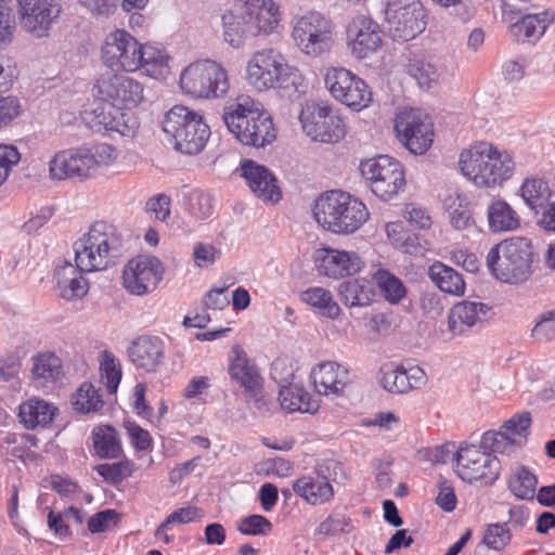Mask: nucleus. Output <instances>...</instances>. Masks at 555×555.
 Returning a JSON list of instances; mask_svg holds the SVG:
<instances>
[{
    "instance_id": "nucleus-35",
    "label": "nucleus",
    "mask_w": 555,
    "mask_h": 555,
    "mask_svg": "<svg viewBox=\"0 0 555 555\" xmlns=\"http://www.w3.org/2000/svg\"><path fill=\"white\" fill-rule=\"evenodd\" d=\"M299 297L322 318L337 320L341 314V308L334 299L333 294L324 287H308L300 293Z\"/></svg>"
},
{
    "instance_id": "nucleus-33",
    "label": "nucleus",
    "mask_w": 555,
    "mask_h": 555,
    "mask_svg": "<svg viewBox=\"0 0 555 555\" xmlns=\"http://www.w3.org/2000/svg\"><path fill=\"white\" fill-rule=\"evenodd\" d=\"M337 293L344 306L349 309L369 307L376 295L372 282L365 278L343 281Z\"/></svg>"
},
{
    "instance_id": "nucleus-52",
    "label": "nucleus",
    "mask_w": 555,
    "mask_h": 555,
    "mask_svg": "<svg viewBox=\"0 0 555 555\" xmlns=\"http://www.w3.org/2000/svg\"><path fill=\"white\" fill-rule=\"evenodd\" d=\"M94 469L106 482L118 485L132 475L134 465L131 461L124 460L99 464Z\"/></svg>"
},
{
    "instance_id": "nucleus-8",
    "label": "nucleus",
    "mask_w": 555,
    "mask_h": 555,
    "mask_svg": "<svg viewBox=\"0 0 555 555\" xmlns=\"http://www.w3.org/2000/svg\"><path fill=\"white\" fill-rule=\"evenodd\" d=\"M453 444L437 447L433 455L435 462L446 463L455 461V473L464 481L473 482L482 480L492 483L500 475V461L487 452L491 447L462 444L453 452Z\"/></svg>"
},
{
    "instance_id": "nucleus-60",
    "label": "nucleus",
    "mask_w": 555,
    "mask_h": 555,
    "mask_svg": "<svg viewBox=\"0 0 555 555\" xmlns=\"http://www.w3.org/2000/svg\"><path fill=\"white\" fill-rule=\"evenodd\" d=\"M20 159L21 154L14 145L0 144V186L8 180Z\"/></svg>"
},
{
    "instance_id": "nucleus-48",
    "label": "nucleus",
    "mask_w": 555,
    "mask_h": 555,
    "mask_svg": "<svg viewBox=\"0 0 555 555\" xmlns=\"http://www.w3.org/2000/svg\"><path fill=\"white\" fill-rule=\"evenodd\" d=\"M72 403L74 409L80 413L96 412L104 404L99 391L90 383H83L78 388L73 396Z\"/></svg>"
},
{
    "instance_id": "nucleus-17",
    "label": "nucleus",
    "mask_w": 555,
    "mask_h": 555,
    "mask_svg": "<svg viewBox=\"0 0 555 555\" xmlns=\"http://www.w3.org/2000/svg\"><path fill=\"white\" fill-rule=\"evenodd\" d=\"M22 29L37 39L47 38L63 12L62 0H16Z\"/></svg>"
},
{
    "instance_id": "nucleus-56",
    "label": "nucleus",
    "mask_w": 555,
    "mask_h": 555,
    "mask_svg": "<svg viewBox=\"0 0 555 555\" xmlns=\"http://www.w3.org/2000/svg\"><path fill=\"white\" fill-rule=\"evenodd\" d=\"M204 515L203 511L196 506H184L180 507L170 513L166 519L158 526L156 535H160L164 531L169 529L170 525L173 524H189L198 517Z\"/></svg>"
},
{
    "instance_id": "nucleus-34",
    "label": "nucleus",
    "mask_w": 555,
    "mask_h": 555,
    "mask_svg": "<svg viewBox=\"0 0 555 555\" xmlns=\"http://www.w3.org/2000/svg\"><path fill=\"white\" fill-rule=\"evenodd\" d=\"M137 59V72L142 70L144 75L159 79L169 73V55L165 49L141 43Z\"/></svg>"
},
{
    "instance_id": "nucleus-29",
    "label": "nucleus",
    "mask_w": 555,
    "mask_h": 555,
    "mask_svg": "<svg viewBox=\"0 0 555 555\" xmlns=\"http://www.w3.org/2000/svg\"><path fill=\"white\" fill-rule=\"evenodd\" d=\"M490 307L480 301L463 300L455 304L448 315V326L453 335H462L486 321Z\"/></svg>"
},
{
    "instance_id": "nucleus-40",
    "label": "nucleus",
    "mask_w": 555,
    "mask_h": 555,
    "mask_svg": "<svg viewBox=\"0 0 555 555\" xmlns=\"http://www.w3.org/2000/svg\"><path fill=\"white\" fill-rule=\"evenodd\" d=\"M488 222L491 231L505 232L516 230L520 219L505 201L498 199L488 207Z\"/></svg>"
},
{
    "instance_id": "nucleus-12",
    "label": "nucleus",
    "mask_w": 555,
    "mask_h": 555,
    "mask_svg": "<svg viewBox=\"0 0 555 555\" xmlns=\"http://www.w3.org/2000/svg\"><path fill=\"white\" fill-rule=\"evenodd\" d=\"M384 14L387 31L393 40H412L426 27L420 0H385Z\"/></svg>"
},
{
    "instance_id": "nucleus-27",
    "label": "nucleus",
    "mask_w": 555,
    "mask_h": 555,
    "mask_svg": "<svg viewBox=\"0 0 555 555\" xmlns=\"http://www.w3.org/2000/svg\"><path fill=\"white\" fill-rule=\"evenodd\" d=\"M242 176L250 191L263 202L276 203L282 193L273 173L264 166L247 159L241 167Z\"/></svg>"
},
{
    "instance_id": "nucleus-14",
    "label": "nucleus",
    "mask_w": 555,
    "mask_h": 555,
    "mask_svg": "<svg viewBox=\"0 0 555 555\" xmlns=\"http://www.w3.org/2000/svg\"><path fill=\"white\" fill-rule=\"evenodd\" d=\"M325 87L339 103L353 111H361L372 102V91L366 82L344 67H330L324 77Z\"/></svg>"
},
{
    "instance_id": "nucleus-30",
    "label": "nucleus",
    "mask_w": 555,
    "mask_h": 555,
    "mask_svg": "<svg viewBox=\"0 0 555 555\" xmlns=\"http://www.w3.org/2000/svg\"><path fill=\"white\" fill-rule=\"evenodd\" d=\"M363 264L354 251L327 249L320 260L319 270L328 278L341 279L360 272Z\"/></svg>"
},
{
    "instance_id": "nucleus-36",
    "label": "nucleus",
    "mask_w": 555,
    "mask_h": 555,
    "mask_svg": "<svg viewBox=\"0 0 555 555\" xmlns=\"http://www.w3.org/2000/svg\"><path fill=\"white\" fill-rule=\"evenodd\" d=\"M222 24L224 40L233 48H240L246 38L254 37L242 4L223 14Z\"/></svg>"
},
{
    "instance_id": "nucleus-59",
    "label": "nucleus",
    "mask_w": 555,
    "mask_h": 555,
    "mask_svg": "<svg viewBox=\"0 0 555 555\" xmlns=\"http://www.w3.org/2000/svg\"><path fill=\"white\" fill-rule=\"evenodd\" d=\"M145 208L155 220L167 222L171 211V198L165 193L156 194L147 199Z\"/></svg>"
},
{
    "instance_id": "nucleus-23",
    "label": "nucleus",
    "mask_w": 555,
    "mask_h": 555,
    "mask_svg": "<svg viewBox=\"0 0 555 555\" xmlns=\"http://www.w3.org/2000/svg\"><path fill=\"white\" fill-rule=\"evenodd\" d=\"M346 34L352 54L360 60L376 52L383 42L379 25L365 14L352 17Z\"/></svg>"
},
{
    "instance_id": "nucleus-16",
    "label": "nucleus",
    "mask_w": 555,
    "mask_h": 555,
    "mask_svg": "<svg viewBox=\"0 0 555 555\" xmlns=\"http://www.w3.org/2000/svg\"><path fill=\"white\" fill-rule=\"evenodd\" d=\"M141 42L125 29L109 31L102 41L100 56L111 72L135 73Z\"/></svg>"
},
{
    "instance_id": "nucleus-63",
    "label": "nucleus",
    "mask_w": 555,
    "mask_h": 555,
    "mask_svg": "<svg viewBox=\"0 0 555 555\" xmlns=\"http://www.w3.org/2000/svg\"><path fill=\"white\" fill-rule=\"evenodd\" d=\"M350 519L341 514H333L325 518L315 529L317 534L332 535L347 531Z\"/></svg>"
},
{
    "instance_id": "nucleus-10",
    "label": "nucleus",
    "mask_w": 555,
    "mask_h": 555,
    "mask_svg": "<svg viewBox=\"0 0 555 555\" xmlns=\"http://www.w3.org/2000/svg\"><path fill=\"white\" fill-rule=\"evenodd\" d=\"M180 87L197 99H220L229 89L228 72L211 60L197 61L185 67L180 75Z\"/></svg>"
},
{
    "instance_id": "nucleus-51",
    "label": "nucleus",
    "mask_w": 555,
    "mask_h": 555,
    "mask_svg": "<svg viewBox=\"0 0 555 555\" xmlns=\"http://www.w3.org/2000/svg\"><path fill=\"white\" fill-rule=\"evenodd\" d=\"M379 384L389 392L404 393L410 391V384L403 367L386 364L379 371Z\"/></svg>"
},
{
    "instance_id": "nucleus-41",
    "label": "nucleus",
    "mask_w": 555,
    "mask_h": 555,
    "mask_svg": "<svg viewBox=\"0 0 555 555\" xmlns=\"http://www.w3.org/2000/svg\"><path fill=\"white\" fill-rule=\"evenodd\" d=\"M547 23L546 12L528 14L511 25V33L518 41H537L544 34Z\"/></svg>"
},
{
    "instance_id": "nucleus-24",
    "label": "nucleus",
    "mask_w": 555,
    "mask_h": 555,
    "mask_svg": "<svg viewBox=\"0 0 555 555\" xmlns=\"http://www.w3.org/2000/svg\"><path fill=\"white\" fill-rule=\"evenodd\" d=\"M166 345L155 335H141L128 347L130 361L146 373H156L165 363Z\"/></svg>"
},
{
    "instance_id": "nucleus-28",
    "label": "nucleus",
    "mask_w": 555,
    "mask_h": 555,
    "mask_svg": "<svg viewBox=\"0 0 555 555\" xmlns=\"http://www.w3.org/2000/svg\"><path fill=\"white\" fill-rule=\"evenodd\" d=\"M253 36L270 35L280 23L279 7L273 0H247L242 4Z\"/></svg>"
},
{
    "instance_id": "nucleus-46",
    "label": "nucleus",
    "mask_w": 555,
    "mask_h": 555,
    "mask_svg": "<svg viewBox=\"0 0 555 555\" xmlns=\"http://www.w3.org/2000/svg\"><path fill=\"white\" fill-rule=\"evenodd\" d=\"M188 214L197 220H205L214 212V198L203 190H192L184 196Z\"/></svg>"
},
{
    "instance_id": "nucleus-53",
    "label": "nucleus",
    "mask_w": 555,
    "mask_h": 555,
    "mask_svg": "<svg viewBox=\"0 0 555 555\" xmlns=\"http://www.w3.org/2000/svg\"><path fill=\"white\" fill-rule=\"evenodd\" d=\"M512 539L507 524H489L483 529L482 543L491 550L502 551Z\"/></svg>"
},
{
    "instance_id": "nucleus-3",
    "label": "nucleus",
    "mask_w": 555,
    "mask_h": 555,
    "mask_svg": "<svg viewBox=\"0 0 555 555\" xmlns=\"http://www.w3.org/2000/svg\"><path fill=\"white\" fill-rule=\"evenodd\" d=\"M124 241L117 229L104 221L94 222L74 243L75 261L81 271L94 272L114 266L124 254Z\"/></svg>"
},
{
    "instance_id": "nucleus-58",
    "label": "nucleus",
    "mask_w": 555,
    "mask_h": 555,
    "mask_svg": "<svg viewBox=\"0 0 555 555\" xmlns=\"http://www.w3.org/2000/svg\"><path fill=\"white\" fill-rule=\"evenodd\" d=\"M15 30L13 11L4 1L0 0V48L9 46L13 41Z\"/></svg>"
},
{
    "instance_id": "nucleus-39",
    "label": "nucleus",
    "mask_w": 555,
    "mask_h": 555,
    "mask_svg": "<svg viewBox=\"0 0 555 555\" xmlns=\"http://www.w3.org/2000/svg\"><path fill=\"white\" fill-rule=\"evenodd\" d=\"M94 453L101 459H117L122 453L118 431L111 426H98L92 430Z\"/></svg>"
},
{
    "instance_id": "nucleus-25",
    "label": "nucleus",
    "mask_w": 555,
    "mask_h": 555,
    "mask_svg": "<svg viewBox=\"0 0 555 555\" xmlns=\"http://www.w3.org/2000/svg\"><path fill=\"white\" fill-rule=\"evenodd\" d=\"M310 378L319 395L338 397L349 384L350 374L345 365L326 361L311 370Z\"/></svg>"
},
{
    "instance_id": "nucleus-31",
    "label": "nucleus",
    "mask_w": 555,
    "mask_h": 555,
    "mask_svg": "<svg viewBox=\"0 0 555 555\" xmlns=\"http://www.w3.org/2000/svg\"><path fill=\"white\" fill-rule=\"evenodd\" d=\"M293 490L311 505L325 504L334 496L333 486L325 476L320 474L298 478L293 485Z\"/></svg>"
},
{
    "instance_id": "nucleus-15",
    "label": "nucleus",
    "mask_w": 555,
    "mask_h": 555,
    "mask_svg": "<svg viewBox=\"0 0 555 555\" xmlns=\"http://www.w3.org/2000/svg\"><path fill=\"white\" fill-rule=\"evenodd\" d=\"M93 92L98 99L125 108L138 106L144 98L143 85L121 72L101 74L95 80Z\"/></svg>"
},
{
    "instance_id": "nucleus-19",
    "label": "nucleus",
    "mask_w": 555,
    "mask_h": 555,
    "mask_svg": "<svg viewBox=\"0 0 555 555\" xmlns=\"http://www.w3.org/2000/svg\"><path fill=\"white\" fill-rule=\"evenodd\" d=\"M399 141L413 154H424L433 144L434 129L430 117L420 109H403L395 119Z\"/></svg>"
},
{
    "instance_id": "nucleus-22",
    "label": "nucleus",
    "mask_w": 555,
    "mask_h": 555,
    "mask_svg": "<svg viewBox=\"0 0 555 555\" xmlns=\"http://www.w3.org/2000/svg\"><path fill=\"white\" fill-rule=\"evenodd\" d=\"M530 425V413L522 412L506 421L498 431L485 433L482 443L491 447L493 453L511 454L526 444Z\"/></svg>"
},
{
    "instance_id": "nucleus-1",
    "label": "nucleus",
    "mask_w": 555,
    "mask_h": 555,
    "mask_svg": "<svg viewBox=\"0 0 555 555\" xmlns=\"http://www.w3.org/2000/svg\"><path fill=\"white\" fill-rule=\"evenodd\" d=\"M223 120L231 133L243 144L262 147L276 138L272 118L262 104L241 95L223 109Z\"/></svg>"
},
{
    "instance_id": "nucleus-6",
    "label": "nucleus",
    "mask_w": 555,
    "mask_h": 555,
    "mask_svg": "<svg viewBox=\"0 0 555 555\" xmlns=\"http://www.w3.org/2000/svg\"><path fill=\"white\" fill-rule=\"evenodd\" d=\"M534 253L527 237H512L492 247L487 255V266L496 280L520 284L533 273Z\"/></svg>"
},
{
    "instance_id": "nucleus-42",
    "label": "nucleus",
    "mask_w": 555,
    "mask_h": 555,
    "mask_svg": "<svg viewBox=\"0 0 555 555\" xmlns=\"http://www.w3.org/2000/svg\"><path fill=\"white\" fill-rule=\"evenodd\" d=\"M538 485L537 476L526 466L517 464L511 469L508 488L521 500H533Z\"/></svg>"
},
{
    "instance_id": "nucleus-4",
    "label": "nucleus",
    "mask_w": 555,
    "mask_h": 555,
    "mask_svg": "<svg viewBox=\"0 0 555 555\" xmlns=\"http://www.w3.org/2000/svg\"><path fill=\"white\" fill-rule=\"evenodd\" d=\"M313 217L325 230L335 234H351L369 219L366 206L351 194L331 190L314 202Z\"/></svg>"
},
{
    "instance_id": "nucleus-7",
    "label": "nucleus",
    "mask_w": 555,
    "mask_h": 555,
    "mask_svg": "<svg viewBox=\"0 0 555 555\" xmlns=\"http://www.w3.org/2000/svg\"><path fill=\"white\" fill-rule=\"evenodd\" d=\"M246 80L257 91L298 90L300 75L275 49L256 51L246 64Z\"/></svg>"
},
{
    "instance_id": "nucleus-55",
    "label": "nucleus",
    "mask_w": 555,
    "mask_h": 555,
    "mask_svg": "<svg viewBox=\"0 0 555 555\" xmlns=\"http://www.w3.org/2000/svg\"><path fill=\"white\" fill-rule=\"evenodd\" d=\"M531 337L538 343L555 340V310L544 311L537 318Z\"/></svg>"
},
{
    "instance_id": "nucleus-50",
    "label": "nucleus",
    "mask_w": 555,
    "mask_h": 555,
    "mask_svg": "<svg viewBox=\"0 0 555 555\" xmlns=\"http://www.w3.org/2000/svg\"><path fill=\"white\" fill-rule=\"evenodd\" d=\"M101 378L109 393L117 391L122 372L119 360L109 351H104L100 359Z\"/></svg>"
},
{
    "instance_id": "nucleus-11",
    "label": "nucleus",
    "mask_w": 555,
    "mask_h": 555,
    "mask_svg": "<svg viewBox=\"0 0 555 555\" xmlns=\"http://www.w3.org/2000/svg\"><path fill=\"white\" fill-rule=\"evenodd\" d=\"M334 28L331 18L311 11L294 22L292 37L304 54L319 56L331 50L334 43Z\"/></svg>"
},
{
    "instance_id": "nucleus-13",
    "label": "nucleus",
    "mask_w": 555,
    "mask_h": 555,
    "mask_svg": "<svg viewBox=\"0 0 555 555\" xmlns=\"http://www.w3.org/2000/svg\"><path fill=\"white\" fill-rule=\"evenodd\" d=\"M360 171L369 182L372 192L382 199L391 198L405 185L401 164L388 155L362 160Z\"/></svg>"
},
{
    "instance_id": "nucleus-32",
    "label": "nucleus",
    "mask_w": 555,
    "mask_h": 555,
    "mask_svg": "<svg viewBox=\"0 0 555 555\" xmlns=\"http://www.w3.org/2000/svg\"><path fill=\"white\" fill-rule=\"evenodd\" d=\"M77 263L65 262L55 271L56 286L60 296L66 300L82 298L88 293V282Z\"/></svg>"
},
{
    "instance_id": "nucleus-26",
    "label": "nucleus",
    "mask_w": 555,
    "mask_h": 555,
    "mask_svg": "<svg viewBox=\"0 0 555 555\" xmlns=\"http://www.w3.org/2000/svg\"><path fill=\"white\" fill-rule=\"evenodd\" d=\"M228 372L230 377L251 396L256 397L261 391L260 372L240 345H234L229 352Z\"/></svg>"
},
{
    "instance_id": "nucleus-9",
    "label": "nucleus",
    "mask_w": 555,
    "mask_h": 555,
    "mask_svg": "<svg viewBox=\"0 0 555 555\" xmlns=\"http://www.w3.org/2000/svg\"><path fill=\"white\" fill-rule=\"evenodd\" d=\"M163 130L175 150L186 155L202 152L210 135L203 115L182 105H176L166 113Z\"/></svg>"
},
{
    "instance_id": "nucleus-47",
    "label": "nucleus",
    "mask_w": 555,
    "mask_h": 555,
    "mask_svg": "<svg viewBox=\"0 0 555 555\" xmlns=\"http://www.w3.org/2000/svg\"><path fill=\"white\" fill-rule=\"evenodd\" d=\"M33 376L46 382L56 380L62 375L61 359L52 352H44L33 358Z\"/></svg>"
},
{
    "instance_id": "nucleus-21",
    "label": "nucleus",
    "mask_w": 555,
    "mask_h": 555,
    "mask_svg": "<svg viewBox=\"0 0 555 555\" xmlns=\"http://www.w3.org/2000/svg\"><path fill=\"white\" fill-rule=\"evenodd\" d=\"M163 275L164 267L158 258L140 255L125 266L122 285L130 294L144 296L156 288Z\"/></svg>"
},
{
    "instance_id": "nucleus-54",
    "label": "nucleus",
    "mask_w": 555,
    "mask_h": 555,
    "mask_svg": "<svg viewBox=\"0 0 555 555\" xmlns=\"http://www.w3.org/2000/svg\"><path fill=\"white\" fill-rule=\"evenodd\" d=\"M140 129V120L131 108L121 109L117 107L112 129L109 132H117L122 137L134 138Z\"/></svg>"
},
{
    "instance_id": "nucleus-20",
    "label": "nucleus",
    "mask_w": 555,
    "mask_h": 555,
    "mask_svg": "<svg viewBox=\"0 0 555 555\" xmlns=\"http://www.w3.org/2000/svg\"><path fill=\"white\" fill-rule=\"evenodd\" d=\"M271 377L279 384V400L281 406L288 412L313 413L319 404L301 386L292 383L294 372L288 367L285 359H278L272 363Z\"/></svg>"
},
{
    "instance_id": "nucleus-64",
    "label": "nucleus",
    "mask_w": 555,
    "mask_h": 555,
    "mask_svg": "<svg viewBox=\"0 0 555 555\" xmlns=\"http://www.w3.org/2000/svg\"><path fill=\"white\" fill-rule=\"evenodd\" d=\"M193 260L198 268L211 266L219 257V250L208 243H196L192 253Z\"/></svg>"
},
{
    "instance_id": "nucleus-57",
    "label": "nucleus",
    "mask_w": 555,
    "mask_h": 555,
    "mask_svg": "<svg viewBox=\"0 0 555 555\" xmlns=\"http://www.w3.org/2000/svg\"><path fill=\"white\" fill-rule=\"evenodd\" d=\"M120 520L119 514L112 508L95 513L88 519V530L90 533H102L111 530Z\"/></svg>"
},
{
    "instance_id": "nucleus-61",
    "label": "nucleus",
    "mask_w": 555,
    "mask_h": 555,
    "mask_svg": "<svg viewBox=\"0 0 555 555\" xmlns=\"http://www.w3.org/2000/svg\"><path fill=\"white\" fill-rule=\"evenodd\" d=\"M272 529V524L264 516L250 515L244 517L237 525V530L246 535L264 534Z\"/></svg>"
},
{
    "instance_id": "nucleus-45",
    "label": "nucleus",
    "mask_w": 555,
    "mask_h": 555,
    "mask_svg": "<svg viewBox=\"0 0 555 555\" xmlns=\"http://www.w3.org/2000/svg\"><path fill=\"white\" fill-rule=\"evenodd\" d=\"M520 195L526 205L538 214V209L547 204L551 196V190L547 182L543 179H527L521 184Z\"/></svg>"
},
{
    "instance_id": "nucleus-38",
    "label": "nucleus",
    "mask_w": 555,
    "mask_h": 555,
    "mask_svg": "<svg viewBox=\"0 0 555 555\" xmlns=\"http://www.w3.org/2000/svg\"><path fill=\"white\" fill-rule=\"evenodd\" d=\"M428 275L441 292L455 296L464 294L465 282L463 276L453 268L436 261L429 267Z\"/></svg>"
},
{
    "instance_id": "nucleus-37",
    "label": "nucleus",
    "mask_w": 555,
    "mask_h": 555,
    "mask_svg": "<svg viewBox=\"0 0 555 555\" xmlns=\"http://www.w3.org/2000/svg\"><path fill=\"white\" fill-rule=\"evenodd\" d=\"M56 408L41 399H29L20 405L18 417L26 428L50 424L55 415Z\"/></svg>"
},
{
    "instance_id": "nucleus-44",
    "label": "nucleus",
    "mask_w": 555,
    "mask_h": 555,
    "mask_svg": "<svg viewBox=\"0 0 555 555\" xmlns=\"http://www.w3.org/2000/svg\"><path fill=\"white\" fill-rule=\"evenodd\" d=\"M408 73L423 88H430L433 83L439 80L440 72L430 57L424 55H413L408 63Z\"/></svg>"
},
{
    "instance_id": "nucleus-18",
    "label": "nucleus",
    "mask_w": 555,
    "mask_h": 555,
    "mask_svg": "<svg viewBox=\"0 0 555 555\" xmlns=\"http://www.w3.org/2000/svg\"><path fill=\"white\" fill-rule=\"evenodd\" d=\"M299 119L304 132L314 141L334 143L345 137L346 128L343 118L326 105L306 103Z\"/></svg>"
},
{
    "instance_id": "nucleus-5",
    "label": "nucleus",
    "mask_w": 555,
    "mask_h": 555,
    "mask_svg": "<svg viewBox=\"0 0 555 555\" xmlns=\"http://www.w3.org/2000/svg\"><path fill=\"white\" fill-rule=\"evenodd\" d=\"M116 157V150L111 144H83L56 153L49 162V173L54 180H85L99 167L113 164Z\"/></svg>"
},
{
    "instance_id": "nucleus-49",
    "label": "nucleus",
    "mask_w": 555,
    "mask_h": 555,
    "mask_svg": "<svg viewBox=\"0 0 555 555\" xmlns=\"http://www.w3.org/2000/svg\"><path fill=\"white\" fill-rule=\"evenodd\" d=\"M117 106L113 104H98L85 114L87 125L95 132H109L114 121Z\"/></svg>"
},
{
    "instance_id": "nucleus-2",
    "label": "nucleus",
    "mask_w": 555,
    "mask_h": 555,
    "mask_svg": "<svg viewBox=\"0 0 555 555\" xmlns=\"http://www.w3.org/2000/svg\"><path fill=\"white\" fill-rule=\"evenodd\" d=\"M459 166L466 178L481 188L501 185L512 178L515 169L514 159L506 151L485 141L463 150Z\"/></svg>"
},
{
    "instance_id": "nucleus-43",
    "label": "nucleus",
    "mask_w": 555,
    "mask_h": 555,
    "mask_svg": "<svg viewBox=\"0 0 555 555\" xmlns=\"http://www.w3.org/2000/svg\"><path fill=\"white\" fill-rule=\"evenodd\" d=\"M385 300L389 304H399L406 295L403 282L385 269H378L372 276Z\"/></svg>"
},
{
    "instance_id": "nucleus-62",
    "label": "nucleus",
    "mask_w": 555,
    "mask_h": 555,
    "mask_svg": "<svg viewBox=\"0 0 555 555\" xmlns=\"http://www.w3.org/2000/svg\"><path fill=\"white\" fill-rule=\"evenodd\" d=\"M92 16L109 17L118 8L119 0H77Z\"/></svg>"
}]
</instances>
